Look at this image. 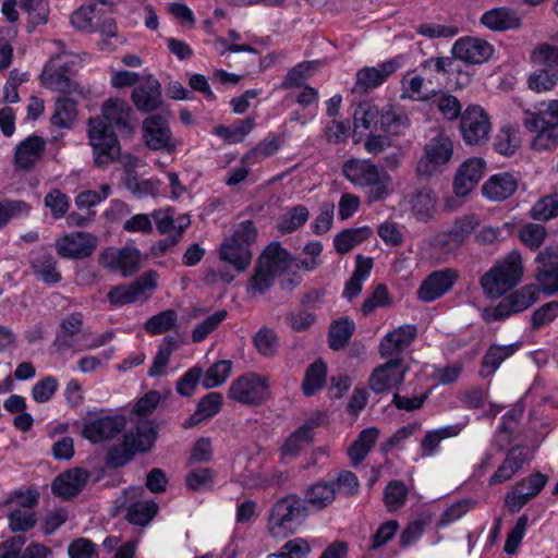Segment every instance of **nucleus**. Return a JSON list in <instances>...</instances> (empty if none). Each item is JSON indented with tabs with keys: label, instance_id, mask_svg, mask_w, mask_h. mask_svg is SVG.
<instances>
[{
	"label": "nucleus",
	"instance_id": "nucleus-53",
	"mask_svg": "<svg viewBox=\"0 0 558 558\" xmlns=\"http://www.w3.org/2000/svg\"><path fill=\"white\" fill-rule=\"evenodd\" d=\"M228 317L226 310H219L207 316L204 320L195 326L192 330L191 339L193 343L203 342L210 333L219 328V326Z\"/></svg>",
	"mask_w": 558,
	"mask_h": 558
},
{
	"label": "nucleus",
	"instance_id": "nucleus-28",
	"mask_svg": "<svg viewBox=\"0 0 558 558\" xmlns=\"http://www.w3.org/2000/svg\"><path fill=\"white\" fill-rule=\"evenodd\" d=\"M29 266L33 274L46 284H57L61 281V272L57 269V259L45 247L31 253Z\"/></svg>",
	"mask_w": 558,
	"mask_h": 558
},
{
	"label": "nucleus",
	"instance_id": "nucleus-24",
	"mask_svg": "<svg viewBox=\"0 0 558 558\" xmlns=\"http://www.w3.org/2000/svg\"><path fill=\"white\" fill-rule=\"evenodd\" d=\"M536 279L547 294L558 293V246H547L538 253Z\"/></svg>",
	"mask_w": 558,
	"mask_h": 558
},
{
	"label": "nucleus",
	"instance_id": "nucleus-40",
	"mask_svg": "<svg viewBox=\"0 0 558 558\" xmlns=\"http://www.w3.org/2000/svg\"><path fill=\"white\" fill-rule=\"evenodd\" d=\"M327 379V365L318 359L310 364L305 371L304 379L301 385L305 397H311L325 387Z\"/></svg>",
	"mask_w": 558,
	"mask_h": 558
},
{
	"label": "nucleus",
	"instance_id": "nucleus-23",
	"mask_svg": "<svg viewBox=\"0 0 558 558\" xmlns=\"http://www.w3.org/2000/svg\"><path fill=\"white\" fill-rule=\"evenodd\" d=\"M400 63L397 59H390L377 64V66H366L357 71L356 83L353 90L357 93H365L367 90L377 88L384 84L388 77L397 72Z\"/></svg>",
	"mask_w": 558,
	"mask_h": 558
},
{
	"label": "nucleus",
	"instance_id": "nucleus-34",
	"mask_svg": "<svg viewBox=\"0 0 558 558\" xmlns=\"http://www.w3.org/2000/svg\"><path fill=\"white\" fill-rule=\"evenodd\" d=\"M156 437V428L150 422H141L134 429H130L123 435L125 446H131L136 453L148 451L153 447Z\"/></svg>",
	"mask_w": 558,
	"mask_h": 558
},
{
	"label": "nucleus",
	"instance_id": "nucleus-49",
	"mask_svg": "<svg viewBox=\"0 0 558 558\" xmlns=\"http://www.w3.org/2000/svg\"><path fill=\"white\" fill-rule=\"evenodd\" d=\"M76 100L69 97L58 98L51 123L61 129L70 128L76 118Z\"/></svg>",
	"mask_w": 558,
	"mask_h": 558
},
{
	"label": "nucleus",
	"instance_id": "nucleus-12",
	"mask_svg": "<svg viewBox=\"0 0 558 558\" xmlns=\"http://www.w3.org/2000/svg\"><path fill=\"white\" fill-rule=\"evenodd\" d=\"M453 143L445 134L432 137L425 145L424 155L417 162L416 171L420 175L430 177L446 165L452 157Z\"/></svg>",
	"mask_w": 558,
	"mask_h": 558
},
{
	"label": "nucleus",
	"instance_id": "nucleus-37",
	"mask_svg": "<svg viewBox=\"0 0 558 558\" xmlns=\"http://www.w3.org/2000/svg\"><path fill=\"white\" fill-rule=\"evenodd\" d=\"M379 126L387 135L398 136L404 134L409 129L410 119L403 109L390 106L388 109L381 111Z\"/></svg>",
	"mask_w": 558,
	"mask_h": 558
},
{
	"label": "nucleus",
	"instance_id": "nucleus-30",
	"mask_svg": "<svg viewBox=\"0 0 558 558\" xmlns=\"http://www.w3.org/2000/svg\"><path fill=\"white\" fill-rule=\"evenodd\" d=\"M519 180L510 172H500L489 177L482 185V194L494 202L510 198L518 190Z\"/></svg>",
	"mask_w": 558,
	"mask_h": 558
},
{
	"label": "nucleus",
	"instance_id": "nucleus-21",
	"mask_svg": "<svg viewBox=\"0 0 558 558\" xmlns=\"http://www.w3.org/2000/svg\"><path fill=\"white\" fill-rule=\"evenodd\" d=\"M531 461V453L526 447L515 446L508 450L497 470L490 475V486L502 485L510 481L523 466Z\"/></svg>",
	"mask_w": 558,
	"mask_h": 558
},
{
	"label": "nucleus",
	"instance_id": "nucleus-64",
	"mask_svg": "<svg viewBox=\"0 0 558 558\" xmlns=\"http://www.w3.org/2000/svg\"><path fill=\"white\" fill-rule=\"evenodd\" d=\"M311 547L304 538L298 537L287 542L281 550L270 555V558H305Z\"/></svg>",
	"mask_w": 558,
	"mask_h": 558
},
{
	"label": "nucleus",
	"instance_id": "nucleus-41",
	"mask_svg": "<svg viewBox=\"0 0 558 558\" xmlns=\"http://www.w3.org/2000/svg\"><path fill=\"white\" fill-rule=\"evenodd\" d=\"M371 235L372 230L368 227L342 230L333 239L335 250L341 255L347 254L354 246L366 241Z\"/></svg>",
	"mask_w": 558,
	"mask_h": 558
},
{
	"label": "nucleus",
	"instance_id": "nucleus-61",
	"mask_svg": "<svg viewBox=\"0 0 558 558\" xmlns=\"http://www.w3.org/2000/svg\"><path fill=\"white\" fill-rule=\"evenodd\" d=\"M391 304V298L385 284L379 283L375 287L372 294L362 303L361 311L364 316L371 315L377 307H384Z\"/></svg>",
	"mask_w": 558,
	"mask_h": 558
},
{
	"label": "nucleus",
	"instance_id": "nucleus-33",
	"mask_svg": "<svg viewBox=\"0 0 558 558\" xmlns=\"http://www.w3.org/2000/svg\"><path fill=\"white\" fill-rule=\"evenodd\" d=\"M520 21L515 11L506 7L486 11L481 17V23L484 26L496 32L517 28L520 26Z\"/></svg>",
	"mask_w": 558,
	"mask_h": 558
},
{
	"label": "nucleus",
	"instance_id": "nucleus-32",
	"mask_svg": "<svg viewBox=\"0 0 558 558\" xmlns=\"http://www.w3.org/2000/svg\"><path fill=\"white\" fill-rule=\"evenodd\" d=\"M223 403L220 392H209L197 403L194 413L184 422V428H192L219 413Z\"/></svg>",
	"mask_w": 558,
	"mask_h": 558
},
{
	"label": "nucleus",
	"instance_id": "nucleus-43",
	"mask_svg": "<svg viewBox=\"0 0 558 558\" xmlns=\"http://www.w3.org/2000/svg\"><path fill=\"white\" fill-rule=\"evenodd\" d=\"M461 428L459 425H448L442 428L428 430L421 441L422 457L434 456L441 440L459 435Z\"/></svg>",
	"mask_w": 558,
	"mask_h": 558
},
{
	"label": "nucleus",
	"instance_id": "nucleus-1",
	"mask_svg": "<svg viewBox=\"0 0 558 558\" xmlns=\"http://www.w3.org/2000/svg\"><path fill=\"white\" fill-rule=\"evenodd\" d=\"M131 106L121 99H108L101 108V116L88 121V140L93 148L94 163L105 168L117 160L121 153L116 131L122 136L133 132Z\"/></svg>",
	"mask_w": 558,
	"mask_h": 558
},
{
	"label": "nucleus",
	"instance_id": "nucleus-3",
	"mask_svg": "<svg viewBox=\"0 0 558 558\" xmlns=\"http://www.w3.org/2000/svg\"><path fill=\"white\" fill-rule=\"evenodd\" d=\"M342 174L355 186L363 190L367 202L375 203L388 195L391 178L388 172L371 160L350 159L342 166Z\"/></svg>",
	"mask_w": 558,
	"mask_h": 558
},
{
	"label": "nucleus",
	"instance_id": "nucleus-9",
	"mask_svg": "<svg viewBox=\"0 0 558 558\" xmlns=\"http://www.w3.org/2000/svg\"><path fill=\"white\" fill-rule=\"evenodd\" d=\"M159 512V505L137 490H123L114 500L111 515H123L130 524L146 527Z\"/></svg>",
	"mask_w": 558,
	"mask_h": 558
},
{
	"label": "nucleus",
	"instance_id": "nucleus-15",
	"mask_svg": "<svg viewBox=\"0 0 558 558\" xmlns=\"http://www.w3.org/2000/svg\"><path fill=\"white\" fill-rule=\"evenodd\" d=\"M39 495L37 490H20L8 499V504H15L19 508L9 514V526L13 532H25L36 524L32 508L37 504Z\"/></svg>",
	"mask_w": 558,
	"mask_h": 558
},
{
	"label": "nucleus",
	"instance_id": "nucleus-56",
	"mask_svg": "<svg viewBox=\"0 0 558 558\" xmlns=\"http://www.w3.org/2000/svg\"><path fill=\"white\" fill-rule=\"evenodd\" d=\"M31 205L22 199L0 201V228L8 225L13 218H24L31 213Z\"/></svg>",
	"mask_w": 558,
	"mask_h": 558
},
{
	"label": "nucleus",
	"instance_id": "nucleus-7",
	"mask_svg": "<svg viewBox=\"0 0 558 558\" xmlns=\"http://www.w3.org/2000/svg\"><path fill=\"white\" fill-rule=\"evenodd\" d=\"M304 518V508L300 504V497L290 494L271 507L267 520V532L274 538H287L295 533Z\"/></svg>",
	"mask_w": 558,
	"mask_h": 558
},
{
	"label": "nucleus",
	"instance_id": "nucleus-29",
	"mask_svg": "<svg viewBox=\"0 0 558 558\" xmlns=\"http://www.w3.org/2000/svg\"><path fill=\"white\" fill-rule=\"evenodd\" d=\"M417 336V329L412 325L401 326L388 332L379 344V353L384 359L399 357V353L409 347Z\"/></svg>",
	"mask_w": 558,
	"mask_h": 558
},
{
	"label": "nucleus",
	"instance_id": "nucleus-22",
	"mask_svg": "<svg viewBox=\"0 0 558 558\" xmlns=\"http://www.w3.org/2000/svg\"><path fill=\"white\" fill-rule=\"evenodd\" d=\"M454 59L469 64H482L490 59L494 53L493 46L481 38L464 37L458 39L453 47Z\"/></svg>",
	"mask_w": 558,
	"mask_h": 558
},
{
	"label": "nucleus",
	"instance_id": "nucleus-4",
	"mask_svg": "<svg viewBox=\"0 0 558 558\" xmlns=\"http://www.w3.org/2000/svg\"><path fill=\"white\" fill-rule=\"evenodd\" d=\"M257 229L252 220L236 223L219 248V257L239 274L248 268L253 259L252 246L257 239Z\"/></svg>",
	"mask_w": 558,
	"mask_h": 558
},
{
	"label": "nucleus",
	"instance_id": "nucleus-2",
	"mask_svg": "<svg viewBox=\"0 0 558 558\" xmlns=\"http://www.w3.org/2000/svg\"><path fill=\"white\" fill-rule=\"evenodd\" d=\"M534 111L524 112L523 125L535 133L531 147L536 151L553 150L558 147V99L543 101Z\"/></svg>",
	"mask_w": 558,
	"mask_h": 558
},
{
	"label": "nucleus",
	"instance_id": "nucleus-63",
	"mask_svg": "<svg viewBox=\"0 0 558 558\" xmlns=\"http://www.w3.org/2000/svg\"><path fill=\"white\" fill-rule=\"evenodd\" d=\"M558 317V301H550L536 308L531 316V326L537 330Z\"/></svg>",
	"mask_w": 558,
	"mask_h": 558
},
{
	"label": "nucleus",
	"instance_id": "nucleus-36",
	"mask_svg": "<svg viewBox=\"0 0 558 558\" xmlns=\"http://www.w3.org/2000/svg\"><path fill=\"white\" fill-rule=\"evenodd\" d=\"M517 349V344L489 345L481 362L480 376L483 378H487L490 375H493L504 361H506L507 359L514 354Z\"/></svg>",
	"mask_w": 558,
	"mask_h": 558
},
{
	"label": "nucleus",
	"instance_id": "nucleus-8",
	"mask_svg": "<svg viewBox=\"0 0 558 558\" xmlns=\"http://www.w3.org/2000/svg\"><path fill=\"white\" fill-rule=\"evenodd\" d=\"M74 64L71 56L64 52L51 58L40 74L41 85L66 96L84 98V88L72 80Z\"/></svg>",
	"mask_w": 558,
	"mask_h": 558
},
{
	"label": "nucleus",
	"instance_id": "nucleus-35",
	"mask_svg": "<svg viewBox=\"0 0 558 558\" xmlns=\"http://www.w3.org/2000/svg\"><path fill=\"white\" fill-rule=\"evenodd\" d=\"M378 436L379 429L376 427H368L360 432L357 438L348 448V456L354 466L359 465L366 459L375 446Z\"/></svg>",
	"mask_w": 558,
	"mask_h": 558
},
{
	"label": "nucleus",
	"instance_id": "nucleus-50",
	"mask_svg": "<svg viewBox=\"0 0 558 558\" xmlns=\"http://www.w3.org/2000/svg\"><path fill=\"white\" fill-rule=\"evenodd\" d=\"M255 128V119L247 117L235 121L232 125H220L216 129V133L229 141L230 143H241Z\"/></svg>",
	"mask_w": 558,
	"mask_h": 558
},
{
	"label": "nucleus",
	"instance_id": "nucleus-45",
	"mask_svg": "<svg viewBox=\"0 0 558 558\" xmlns=\"http://www.w3.org/2000/svg\"><path fill=\"white\" fill-rule=\"evenodd\" d=\"M336 499V490H304L300 504L304 508V515L319 511L331 505Z\"/></svg>",
	"mask_w": 558,
	"mask_h": 558
},
{
	"label": "nucleus",
	"instance_id": "nucleus-17",
	"mask_svg": "<svg viewBox=\"0 0 558 558\" xmlns=\"http://www.w3.org/2000/svg\"><path fill=\"white\" fill-rule=\"evenodd\" d=\"M459 274L453 268L432 271L420 284L417 299L422 302H433L448 293L456 284Z\"/></svg>",
	"mask_w": 558,
	"mask_h": 558
},
{
	"label": "nucleus",
	"instance_id": "nucleus-13",
	"mask_svg": "<svg viewBox=\"0 0 558 558\" xmlns=\"http://www.w3.org/2000/svg\"><path fill=\"white\" fill-rule=\"evenodd\" d=\"M143 141L151 150L172 154L177 150L168 120L160 114H150L143 121Z\"/></svg>",
	"mask_w": 558,
	"mask_h": 558
},
{
	"label": "nucleus",
	"instance_id": "nucleus-57",
	"mask_svg": "<svg viewBox=\"0 0 558 558\" xmlns=\"http://www.w3.org/2000/svg\"><path fill=\"white\" fill-rule=\"evenodd\" d=\"M326 413L318 411L310 416L291 436L304 446L311 445L314 441L315 429L322 426L326 422Z\"/></svg>",
	"mask_w": 558,
	"mask_h": 558
},
{
	"label": "nucleus",
	"instance_id": "nucleus-5",
	"mask_svg": "<svg viewBox=\"0 0 558 558\" xmlns=\"http://www.w3.org/2000/svg\"><path fill=\"white\" fill-rule=\"evenodd\" d=\"M290 253L280 243H271L264 251L248 281V293H264L275 278L290 267Z\"/></svg>",
	"mask_w": 558,
	"mask_h": 558
},
{
	"label": "nucleus",
	"instance_id": "nucleus-59",
	"mask_svg": "<svg viewBox=\"0 0 558 558\" xmlns=\"http://www.w3.org/2000/svg\"><path fill=\"white\" fill-rule=\"evenodd\" d=\"M478 219L475 215H468L454 221L447 235L456 244H461L478 226Z\"/></svg>",
	"mask_w": 558,
	"mask_h": 558
},
{
	"label": "nucleus",
	"instance_id": "nucleus-16",
	"mask_svg": "<svg viewBox=\"0 0 558 558\" xmlns=\"http://www.w3.org/2000/svg\"><path fill=\"white\" fill-rule=\"evenodd\" d=\"M389 360L377 366L368 379L369 388L375 393H384L392 388H398L404 381L408 371L402 357H388Z\"/></svg>",
	"mask_w": 558,
	"mask_h": 558
},
{
	"label": "nucleus",
	"instance_id": "nucleus-19",
	"mask_svg": "<svg viewBox=\"0 0 558 558\" xmlns=\"http://www.w3.org/2000/svg\"><path fill=\"white\" fill-rule=\"evenodd\" d=\"M157 278V272L149 270L130 286H116L109 290L107 294L108 301L113 306L134 303L145 294L146 290L155 289Z\"/></svg>",
	"mask_w": 558,
	"mask_h": 558
},
{
	"label": "nucleus",
	"instance_id": "nucleus-48",
	"mask_svg": "<svg viewBox=\"0 0 558 558\" xmlns=\"http://www.w3.org/2000/svg\"><path fill=\"white\" fill-rule=\"evenodd\" d=\"M232 367V362L229 360L215 362L204 374L202 380L203 387L205 389H211L223 385L230 377Z\"/></svg>",
	"mask_w": 558,
	"mask_h": 558
},
{
	"label": "nucleus",
	"instance_id": "nucleus-27",
	"mask_svg": "<svg viewBox=\"0 0 558 558\" xmlns=\"http://www.w3.org/2000/svg\"><path fill=\"white\" fill-rule=\"evenodd\" d=\"M141 254L136 248L123 247L117 252H109L100 256V264L110 269L118 270L124 277L132 276L141 265Z\"/></svg>",
	"mask_w": 558,
	"mask_h": 558
},
{
	"label": "nucleus",
	"instance_id": "nucleus-25",
	"mask_svg": "<svg viewBox=\"0 0 558 558\" xmlns=\"http://www.w3.org/2000/svg\"><path fill=\"white\" fill-rule=\"evenodd\" d=\"M486 163L482 158H470L458 169L453 180V191L458 196H466L484 174Z\"/></svg>",
	"mask_w": 558,
	"mask_h": 558
},
{
	"label": "nucleus",
	"instance_id": "nucleus-60",
	"mask_svg": "<svg viewBox=\"0 0 558 558\" xmlns=\"http://www.w3.org/2000/svg\"><path fill=\"white\" fill-rule=\"evenodd\" d=\"M44 204L50 209L53 219L58 220L64 217L70 207V199L59 189H52L44 198Z\"/></svg>",
	"mask_w": 558,
	"mask_h": 558
},
{
	"label": "nucleus",
	"instance_id": "nucleus-51",
	"mask_svg": "<svg viewBox=\"0 0 558 558\" xmlns=\"http://www.w3.org/2000/svg\"><path fill=\"white\" fill-rule=\"evenodd\" d=\"M92 474L83 468H73L59 474L51 488H83L88 484Z\"/></svg>",
	"mask_w": 558,
	"mask_h": 558
},
{
	"label": "nucleus",
	"instance_id": "nucleus-20",
	"mask_svg": "<svg viewBox=\"0 0 558 558\" xmlns=\"http://www.w3.org/2000/svg\"><path fill=\"white\" fill-rule=\"evenodd\" d=\"M95 247V238L78 231L65 234L56 242L58 255L69 259L86 258L92 255Z\"/></svg>",
	"mask_w": 558,
	"mask_h": 558
},
{
	"label": "nucleus",
	"instance_id": "nucleus-46",
	"mask_svg": "<svg viewBox=\"0 0 558 558\" xmlns=\"http://www.w3.org/2000/svg\"><path fill=\"white\" fill-rule=\"evenodd\" d=\"M535 221H548L558 217V193L547 194L535 202L529 213Z\"/></svg>",
	"mask_w": 558,
	"mask_h": 558
},
{
	"label": "nucleus",
	"instance_id": "nucleus-11",
	"mask_svg": "<svg viewBox=\"0 0 558 558\" xmlns=\"http://www.w3.org/2000/svg\"><path fill=\"white\" fill-rule=\"evenodd\" d=\"M459 129L465 144L482 145L489 137V116L481 106L471 105L461 114Z\"/></svg>",
	"mask_w": 558,
	"mask_h": 558
},
{
	"label": "nucleus",
	"instance_id": "nucleus-14",
	"mask_svg": "<svg viewBox=\"0 0 558 558\" xmlns=\"http://www.w3.org/2000/svg\"><path fill=\"white\" fill-rule=\"evenodd\" d=\"M538 299V291L532 286H524L504 298L490 314L484 316L486 322H499L532 306Z\"/></svg>",
	"mask_w": 558,
	"mask_h": 558
},
{
	"label": "nucleus",
	"instance_id": "nucleus-10",
	"mask_svg": "<svg viewBox=\"0 0 558 558\" xmlns=\"http://www.w3.org/2000/svg\"><path fill=\"white\" fill-rule=\"evenodd\" d=\"M228 397L241 404L262 405L270 398L269 378L254 372L245 373L232 380Z\"/></svg>",
	"mask_w": 558,
	"mask_h": 558
},
{
	"label": "nucleus",
	"instance_id": "nucleus-38",
	"mask_svg": "<svg viewBox=\"0 0 558 558\" xmlns=\"http://www.w3.org/2000/svg\"><path fill=\"white\" fill-rule=\"evenodd\" d=\"M19 7L27 15L26 28L29 33L37 26L48 23L50 15L48 0H19Z\"/></svg>",
	"mask_w": 558,
	"mask_h": 558
},
{
	"label": "nucleus",
	"instance_id": "nucleus-39",
	"mask_svg": "<svg viewBox=\"0 0 558 558\" xmlns=\"http://www.w3.org/2000/svg\"><path fill=\"white\" fill-rule=\"evenodd\" d=\"M355 331L353 319L348 316L340 317L330 324L328 330V345L338 351L344 348Z\"/></svg>",
	"mask_w": 558,
	"mask_h": 558
},
{
	"label": "nucleus",
	"instance_id": "nucleus-44",
	"mask_svg": "<svg viewBox=\"0 0 558 558\" xmlns=\"http://www.w3.org/2000/svg\"><path fill=\"white\" fill-rule=\"evenodd\" d=\"M412 210L416 218L422 221L428 220L436 206V196L430 187H422L412 196Z\"/></svg>",
	"mask_w": 558,
	"mask_h": 558
},
{
	"label": "nucleus",
	"instance_id": "nucleus-47",
	"mask_svg": "<svg viewBox=\"0 0 558 558\" xmlns=\"http://www.w3.org/2000/svg\"><path fill=\"white\" fill-rule=\"evenodd\" d=\"M520 144L519 130L507 125L502 126L497 133L494 141V148L500 155L511 156L520 147Z\"/></svg>",
	"mask_w": 558,
	"mask_h": 558
},
{
	"label": "nucleus",
	"instance_id": "nucleus-18",
	"mask_svg": "<svg viewBox=\"0 0 558 558\" xmlns=\"http://www.w3.org/2000/svg\"><path fill=\"white\" fill-rule=\"evenodd\" d=\"M125 426L126 417L122 414L100 416L84 423L82 436L98 444L114 438Z\"/></svg>",
	"mask_w": 558,
	"mask_h": 558
},
{
	"label": "nucleus",
	"instance_id": "nucleus-58",
	"mask_svg": "<svg viewBox=\"0 0 558 558\" xmlns=\"http://www.w3.org/2000/svg\"><path fill=\"white\" fill-rule=\"evenodd\" d=\"M254 347L264 356H272L277 351L278 337L275 330L262 327L253 338Z\"/></svg>",
	"mask_w": 558,
	"mask_h": 558
},
{
	"label": "nucleus",
	"instance_id": "nucleus-31",
	"mask_svg": "<svg viewBox=\"0 0 558 558\" xmlns=\"http://www.w3.org/2000/svg\"><path fill=\"white\" fill-rule=\"evenodd\" d=\"M46 142L41 136L31 135L21 142L14 153L16 167L31 170L43 157Z\"/></svg>",
	"mask_w": 558,
	"mask_h": 558
},
{
	"label": "nucleus",
	"instance_id": "nucleus-26",
	"mask_svg": "<svg viewBox=\"0 0 558 558\" xmlns=\"http://www.w3.org/2000/svg\"><path fill=\"white\" fill-rule=\"evenodd\" d=\"M131 99L138 111L154 112L162 104L160 83L154 76H148L143 84L133 89Z\"/></svg>",
	"mask_w": 558,
	"mask_h": 558
},
{
	"label": "nucleus",
	"instance_id": "nucleus-55",
	"mask_svg": "<svg viewBox=\"0 0 558 558\" xmlns=\"http://www.w3.org/2000/svg\"><path fill=\"white\" fill-rule=\"evenodd\" d=\"M178 341L174 337L167 336L154 357L153 364L149 367L148 375L150 377H157L165 373L167 365L169 364L171 354L175 349Z\"/></svg>",
	"mask_w": 558,
	"mask_h": 558
},
{
	"label": "nucleus",
	"instance_id": "nucleus-52",
	"mask_svg": "<svg viewBox=\"0 0 558 558\" xmlns=\"http://www.w3.org/2000/svg\"><path fill=\"white\" fill-rule=\"evenodd\" d=\"M178 322V314L174 310H165L148 318L144 325L147 333L156 336L171 330Z\"/></svg>",
	"mask_w": 558,
	"mask_h": 558
},
{
	"label": "nucleus",
	"instance_id": "nucleus-42",
	"mask_svg": "<svg viewBox=\"0 0 558 558\" xmlns=\"http://www.w3.org/2000/svg\"><path fill=\"white\" fill-rule=\"evenodd\" d=\"M310 211L304 205H295L287 209L278 220V231L281 234H289L301 227H303L308 220Z\"/></svg>",
	"mask_w": 558,
	"mask_h": 558
},
{
	"label": "nucleus",
	"instance_id": "nucleus-54",
	"mask_svg": "<svg viewBox=\"0 0 558 558\" xmlns=\"http://www.w3.org/2000/svg\"><path fill=\"white\" fill-rule=\"evenodd\" d=\"M97 31L101 35L98 47L102 51L111 52L119 44L123 43L122 37L119 36L117 22L112 17H105Z\"/></svg>",
	"mask_w": 558,
	"mask_h": 558
},
{
	"label": "nucleus",
	"instance_id": "nucleus-62",
	"mask_svg": "<svg viewBox=\"0 0 558 558\" xmlns=\"http://www.w3.org/2000/svg\"><path fill=\"white\" fill-rule=\"evenodd\" d=\"M58 388L59 383L54 376H45L33 386L32 398L37 403H46L52 399Z\"/></svg>",
	"mask_w": 558,
	"mask_h": 558
},
{
	"label": "nucleus",
	"instance_id": "nucleus-6",
	"mask_svg": "<svg viewBox=\"0 0 558 558\" xmlns=\"http://www.w3.org/2000/svg\"><path fill=\"white\" fill-rule=\"evenodd\" d=\"M523 276L522 257L512 251L481 278V287L490 298H499L515 287Z\"/></svg>",
	"mask_w": 558,
	"mask_h": 558
}]
</instances>
